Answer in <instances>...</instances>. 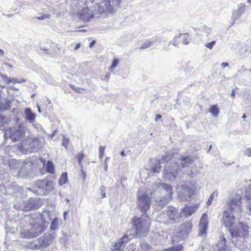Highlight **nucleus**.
Instances as JSON below:
<instances>
[{
  "mask_svg": "<svg viewBox=\"0 0 251 251\" xmlns=\"http://www.w3.org/2000/svg\"><path fill=\"white\" fill-rule=\"evenodd\" d=\"M172 156V154L167 153L162 158V160L167 161L163 172V177L166 181H175L181 173L182 169L186 166L189 167L191 164L188 156L178 158L177 156Z\"/></svg>",
  "mask_w": 251,
  "mask_h": 251,
  "instance_id": "1",
  "label": "nucleus"
},
{
  "mask_svg": "<svg viewBox=\"0 0 251 251\" xmlns=\"http://www.w3.org/2000/svg\"><path fill=\"white\" fill-rule=\"evenodd\" d=\"M151 225L150 218L146 214H143L140 218L134 220L133 230L134 234L137 236H140L149 230Z\"/></svg>",
  "mask_w": 251,
  "mask_h": 251,
  "instance_id": "2",
  "label": "nucleus"
},
{
  "mask_svg": "<svg viewBox=\"0 0 251 251\" xmlns=\"http://www.w3.org/2000/svg\"><path fill=\"white\" fill-rule=\"evenodd\" d=\"M41 219H36L35 220L29 221L30 227L26 230L24 229L21 232V236L25 238H35L41 234L43 230V227L40 224Z\"/></svg>",
  "mask_w": 251,
  "mask_h": 251,
  "instance_id": "3",
  "label": "nucleus"
},
{
  "mask_svg": "<svg viewBox=\"0 0 251 251\" xmlns=\"http://www.w3.org/2000/svg\"><path fill=\"white\" fill-rule=\"evenodd\" d=\"M26 128L25 126L20 125L10 128L7 130L4 133L5 139L10 138L16 142L23 139L25 135Z\"/></svg>",
  "mask_w": 251,
  "mask_h": 251,
  "instance_id": "4",
  "label": "nucleus"
},
{
  "mask_svg": "<svg viewBox=\"0 0 251 251\" xmlns=\"http://www.w3.org/2000/svg\"><path fill=\"white\" fill-rule=\"evenodd\" d=\"M241 200L242 196L239 194L234 193L230 195L226 202L228 208L227 210L233 213L238 212L242 203Z\"/></svg>",
  "mask_w": 251,
  "mask_h": 251,
  "instance_id": "5",
  "label": "nucleus"
},
{
  "mask_svg": "<svg viewBox=\"0 0 251 251\" xmlns=\"http://www.w3.org/2000/svg\"><path fill=\"white\" fill-rule=\"evenodd\" d=\"M21 148L26 151H37L42 146L41 139L28 137L25 141H23Z\"/></svg>",
  "mask_w": 251,
  "mask_h": 251,
  "instance_id": "6",
  "label": "nucleus"
},
{
  "mask_svg": "<svg viewBox=\"0 0 251 251\" xmlns=\"http://www.w3.org/2000/svg\"><path fill=\"white\" fill-rule=\"evenodd\" d=\"M137 195L138 207L142 212H146L150 207L151 197L140 191H138Z\"/></svg>",
  "mask_w": 251,
  "mask_h": 251,
  "instance_id": "7",
  "label": "nucleus"
},
{
  "mask_svg": "<svg viewBox=\"0 0 251 251\" xmlns=\"http://www.w3.org/2000/svg\"><path fill=\"white\" fill-rule=\"evenodd\" d=\"M176 190L179 198L183 201H189L194 193L191 187L184 185L178 186Z\"/></svg>",
  "mask_w": 251,
  "mask_h": 251,
  "instance_id": "8",
  "label": "nucleus"
},
{
  "mask_svg": "<svg viewBox=\"0 0 251 251\" xmlns=\"http://www.w3.org/2000/svg\"><path fill=\"white\" fill-rule=\"evenodd\" d=\"M248 226L245 224L240 221H237L235 226L229 229L230 234L233 236L242 237L247 235L248 233Z\"/></svg>",
  "mask_w": 251,
  "mask_h": 251,
  "instance_id": "9",
  "label": "nucleus"
},
{
  "mask_svg": "<svg viewBox=\"0 0 251 251\" xmlns=\"http://www.w3.org/2000/svg\"><path fill=\"white\" fill-rule=\"evenodd\" d=\"M234 214H236V213L231 212L228 210H225L221 220L223 224L226 227L229 228V229H231V228L235 226L237 224V221H239L235 219Z\"/></svg>",
  "mask_w": 251,
  "mask_h": 251,
  "instance_id": "10",
  "label": "nucleus"
},
{
  "mask_svg": "<svg viewBox=\"0 0 251 251\" xmlns=\"http://www.w3.org/2000/svg\"><path fill=\"white\" fill-rule=\"evenodd\" d=\"M35 188L38 189L37 191L39 195H45L52 189V183L47 180H38L35 185Z\"/></svg>",
  "mask_w": 251,
  "mask_h": 251,
  "instance_id": "11",
  "label": "nucleus"
},
{
  "mask_svg": "<svg viewBox=\"0 0 251 251\" xmlns=\"http://www.w3.org/2000/svg\"><path fill=\"white\" fill-rule=\"evenodd\" d=\"M119 3L116 0H104L99 6L100 11V13H111L114 11V6Z\"/></svg>",
  "mask_w": 251,
  "mask_h": 251,
  "instance_id": "12",
  "label": "nucleus"
},
{
  "mask_svg": "<svg viewBox=\"0 0 251 251\" xmlns=\"http://www.w3.org/2000/svg\"><path fill=\"white\" fill-rule=\"evenodd\" d=\"M166 215L168 218V224H172L179 221L181 214L178 210L173 206H168L166 211Z\"/></svg>",
  "mask_w": 251,
  "mask_h": 251,
  "instance_id": "13",
  "label": "nucleus"
},
{
  "mask_svg": "<svg viewBox=\"0 0 251 251\" xmlns=\"http://www.w3.org/2000/svg\"><path fill=\"white\" fill-rule=\"evenodd\" d=\"M192 225L190 222H186L181 225L176 231V236L179 238V240H183L191 231Z\"/></svg>",
  "mask_w": 251,
  "mask_h": 251,
  "instance_id": "14",
  "label": "nucleus"
},
{
  "mask_svg": "<svg viewBox=\"0 0 251 251\" xmlns=\"http://www.w3.org/2000/svg\"><path fill=\"white\" fill-rule=\"evenodd\" d=\"M51 241L52 239L50 237L42 236L35 241L34 248L36 249L46 248L50 244Z\"/></svg>",
  "mask_w": 251,
  "mask_h": 251,
  "instance_id": "15",
  "label": "nucleus"
},
{
  "mask_svg": "<svg viewBox=\"0 0 251 251\" xmlns=\"http://www.w3.org/2000/svg\"><path fill=\"white\" fill-rule=\"evenodd\" d=\"M157 188L160 191H164L166 194L165 199L166 201H168L171 199L173 194V188L167 183H159L157 184Z\"/></svg>",
  "mask_w": 251,
  "mask_h": 251,
  "instance_id": "16",
  "label": "nucleus"
},
{
  "mask_svg": "<svg viewBox=\"0 0 251 251\" xmlns=\"http://www.w3.org/2000/svg\"><path fill=\"white\" fill-rule=\"evenodd\" d=\"M208 226V217L205 214H203L201 217L199 226V235H205L206 234V229Z\"/></svg>",
  "mask_w": 251,
  "mask_h": 251,
  "instance_id": "17",
  "label": "nucleus"
},
{
  "mask_svg": "<svg viewBox=\"0 0 251 251\" xmlns=\"http://www.w3.org/2000/svg\"><path fill=\"white\" fill-rule=\"evenodd\" d=\"M130 238L127 235L124 236L116 243L114 246L113 251H123L126 244L129 242Z\"/></svg>",
  "mask_w": 251,
  "mask_h": 251,
  "instance_id": "18",
  "label": "nucleus"
},
{
  "mask_svg": "<svg viewBox=\"0 0 251 251\" xmlns=\"http://www.w3.org/2000/svg\"><path fill=\"white\" fill-rule=\"evenodd\" d=\"M215 251H229V248L226 244L225 237L221 236L214 248Z\"/></svg>",
  "mask_w": 251,
  "mask_h": 251,
  "instance_id": "19",
  "label": "nucleus"
},
{
  "mask_svg": "<svg viewBox=\"0 0 251 251\" xmlns=\"http://www.w3.org/2000/svg\"><path fill=\"white\" fill-rule=\"evenodd\" d=\"M160 42L161 39L160 37H153L150 40L145 41L140 47V49H145L153 46H157L160 44Z\"/></svg>",
  "mask_w": 251,
  "mask_h": 251,
  "instance_id": "20",
  "label": "nucleus"
},
{
  "mask_svg": "<svg viewBox=\"0 0 251 251\" xmlns=\"http://www.w3.org/2000/svg\"><path fill=\"white\" fill-rule=\"evenodd\" d=\"M201 31L203 40H210L212 39L213 34L210 28L204 26L201 27Z\"/></svg>",
  "mask_w": 251,
  "mask_h": 251,
  "instance_id": "21",
  "label": "nucleus"
},
{
  "mask_svg": "<svg viewBox=\"0 0 251 251\" xmlns=\"http://www.w3.org/2000/svg\"><path fill=\"white\" fill-rule=\"evenodd\" d=\"M160 162L158 160L154 161L151 169H150L148 172L149 175L153 176L159 173L160 171Z\"/></svg>",
  "mask_w": 251,
  "mask_h": 251,
  "instance_id": "22",
  "label": "nucleus"
},
{
  "mask_svg": "<svg viewBox=\"0 0 251 251\" xmlns=\"http://www.w3.org/2000/svg\"><path fill=\"white\" fill-rule=\"evenodd\" d=\"M245 197L248 201L247 209L249 211V214L251 215V184L246 188Z\"/></svg>",
  "mask_w": 251,
  "mask_h": 251,
  "instance_id": "23",
  "label": "nucleus"
},
{
  "mask_svg": "<svg viewBox=\"0 0 251 251\" xmlns=\"http://www.w3.org/2000/svg\"><path fill=\"white\" fill-rule=\"evenodd\" d=\"M25 119L28 121L29 123H33L35 121L36 115L33 113L30 109L26 108L25 109Z\"/></svg>",
  "mask_w": 251,
  "mask_h": 251,
  "instance_id": "24",
  "label": "nucleus"
},
{
  "mask_svg": "<svg viewBox=\"0 0 251 251\" xmlns=\"http://www.w3.org/2000/svg\"><path fill=\"white\" fill-rule=\"evenodd\" d=\"M196 64L193 62H189L186 65L185 69V73L188 75H192L195 72Z\"/></svg>",
  "mask_w": 251,
  "mask_h": 251,
  "instance_id": "25",
  "label": "nucleus"
},
{
  "mask_svg": "<svg viewBox=\"0 0 251 251\" xmlns=\"http://www.w3.org/2000/svg\"><path fill=\"white\" fill-rule=\"evenodd\" d=\"M38 201L37 199L31 198L27 202L25 209L30 210L31 209H37L39 206L36 205V202Z\"/></svg>",
  "mask_w": 251,
  "mask_h": 251,
  "instance_id": "26",
  "label": "nucleus"
},
{
  "mask_svg": "<svg viewBox=\"0 0 251 251\" xmlns=\"http://www.w3.org/2000/svg\"><path fill=\"white\" fill-rule=\"evenodd\" d=\"M194 212V208L191 206H185L182 210V214L186 217L190 216Z\"/></svg>",
  "mask_w": 251,
  "mask_h": 251,
  "instance_id": "27",
  "label": "nucleus"
},
{
  "mask_svg": "<svg viewBox=\"0 0 251 251\" xmlns=\"http://www.w3.org/2000/svg\"><path fill=\"white\" fill-rule=\"evenodd\" d=\"M209 112L214 116V117H217L218 116V114L219 113V109L217 105H213L210 109L209 110Z\"/></svg>",
  "mask_w": 251,
  "mask_h": 251,
  "instance_id": "28",
  "label": "nucleus"
},
{
  "mask_svg": "<svg viewBox=\"0 0 251 251\" xmlns=\"http://www.w3.org/2000/svg\"><path fill=\"white\" fill-rule=\"evenodd\" d=\"M59 227V219L55 218L51 223L50 229L51 230H56Z\"/></svg>",
  "mask_w": 251,
  "mask_h": 251,
  "instance_id": "29",
  "label": "nucleus"
},
{
  "mask_svg": "<svg viewBox=\"0 0 251 251\" xmlns=\"http://www.w3.org/2000/svg\"><path fill=\"white\" fill-rule=\"evenodd\" d=\"M68 180V176L67 173H63L59 179V184L60 185L65 184Z\"/></svg>",
  "mask_w": 251,
  "mask_h": 251,
  "instance_id": "30",
  "label": "nucleus"
},
{
  "mask_svg": "<svg viewBox=\"0 0 251 251\" xmlns=\"http://www.w3.org/2000/svg\"><path fill=\"white\" fill-rule=\"evenodd\" d=\"M178 37L182 39V42L183 44L188 45L189 44V34H179Z\"/></svg>",
  "mask_w": 251,
  "mask_h": 251,
  "instance_id": "31",
  "label": "nucleus"
},
{
  "mask_svg": "<svg viewBox=\"0 0 251 251\" xmlns=\"http://www.w3.org/2000/svg\"><path fill=\"white\" fill-rule=\"evenodd\" d=\"M47 171L50 174H53L54 170V165L50 161H48L46 167Z\"/></svg>",
  "mask_w": 251,
  "mask_h": 251,
  "instance_id": "32",
  "label": "nucleus"
},
{
  "mask_svg": "<svg viewBox=\"0 0 251 251\" xmlns=\"http://www.w3.org/2000/svg\"><path fill=\"white\" fill-rule=\"evenodd\" d=\"M218 196V192L215 191L209 197L208 201L207 202V205H210L212 203V201L213 200H214L215 199L217 198Z\"/></svg>",
  "mask_w": 251,
  "mask_h": 251,
  "instance_id": "33",
  "label": "nucleus"
},
{
  "mask_svg": "<svg viewBox=\"0 0 251 251\" xmlns=\"http://www.w3.org/2000/svg\"><path fill=\"white\" fill-rule=\"evenodd\" d=\"M119 63V60L118 58H114L113 60L111 66L109 68V70L111 72L114 71L115 69L117 66V65Z\"/></svg>",
  "mask_w": 251,
  "mask_h": 251,
  "instance_id": "34",
  "label": "nucleus"
},
{
  "mask_svg": "<svg viewBox=\"0 0 251 251\" xmlns=\"http://www.w3.org/2000/svg\"><path fill=\"white\" fill-rule=\"evenodd\" d=\"M84 157H85V155L82 153H78L76 156V157L77 158V159L78 160V165L81 168H82V167H83L82 160L84 158Z\"/></svg>",
  "mask_w": 251,
  "mask_h": 251,
  "instance_id": "35",
  "label": "nucleus"
},
{
  "mask_svg": "<svg viewBox=\"0 0 251 251\" xmlns=\"http://www.w3.org/2000/svg\"><path fill=\"white\" fill-rule=\"evenodd\" d=\"M241 14H240V13L237 10H235L233 12L232 16V19L233 20V24L234 23L236 20L239 18Z\"/></svg>",
  "mask_w": 251,
  "mask_h": 251,
  "instance_id": "36",
  "label": "nucleus"
},
{
  "mask_svg": "<svg viewBox=\"0 0 251 251\" xmlns=\"http://www.w3.org/2000/svg\"><path fill=\"white\" fill-rule=\"evenodd\" d=\"M88 9H85L83 10L82 13H80V18L83 20L87 19L89 17V15H87V13Z\"/></svg>",
  "mask_w": 251,
  "mask_h": 251,
  "instance_id": "37",
  "label": "nucleus"
},
{
  "mask_svg": "<svg viewBox=\"0 0 251 251\" xmlns=\"http://www.w3.org/2000/svg\"><path fill=\"white\" fill-rule=\"evenodd\" d=\"M182 248L183 247L181 245H179L173 248L164 250L163 251H181Z\"/></svg>",
  "mask_w": 251,
  "mask_h": 251,
  "instance_id": "38",
  "label": "nucleus"
},
{
  "mask_svg": "<svg viewBox=\"0 0 251 251\" xmlns=\"http://www.w3.org/2000/svg\"><path fill=\"white\" fill-rule=\"evenodd\" d=\"M245 10V4L240 3L238 6V9L237 11L239 12L240 14H242Z\"/></svg>",
  "mask_w": 251,
  "mask_h": 251,
  "instance_id": "39",
  "label": "nucleus"
},
{
  "mask_svg": "<svg viewBox=\"0 0 251 251\" xmlns=\"http://www.w3.org/2000/svg\"><path fill=\"white\" fill-rule=\"evenodd\" d=\"M25 81V79H17V78H11L10 79V82H12L13 83H22V82H24Z\"/></svg>",
  "mask_w": 251,
  "mask_h": 251,
  "instance_id": "40",
  "label": "nucleus"
},
{
  "mask_svg": "<svg viewBox=\"0 0 251 251\" xmlns=\"http://www.w3.org/2000/svg\"><path fill=\"white\" fill-rule=\"evenodd\" d=\"M216 44V41H211V42H207L205 44V46L209 49H212L214 46Z\"/></svg>",
  "mask_w": 251,
  "mask_h": 251,
  "instance_id": "41",
  "label": "nucleus"
},
{
  "mask_svg": "<svg viewBox=\"0 0 251 251\" xmlns=\"http://www.w3.org/2000/svg\"><path fill=\"white\" fill-rule=\"evenodd\" d=\"M104 151V147L100 146L99 150V156L100 159H101L103 157Z\"/></svg>",
  "mask_w": 251,
  "mask_h": 251,
  "instance_id": "42",
  "label": "nucleus"
},
{
  "mask_svg": "<svg viewBox=\"0 0 251 251\" xmlns=\"http://www.w3.org/2000/svg\"><path fill=\"white\" fill-rule=\"evenodd\" d=\"M69 144V139L65 136H63L62 141V145L64 146L66 148H67V146Z\"/></svg>",
  "mask_w": 251,
  "mask_h": 251,
  "instance_id": "43",
  "label": "nucleus"
},
{
  "mask_svg": "<svg viewBox=\"0 0 251 251\" xmlns=\"http://www.w3.org/2000/svg\"><path fill=\"white\" fill-rule=\"evenodd\" d=\"M244 154L248 157H251V148L246 149L244 151Z\"/></svg>",
  "mask_w": 251,
  "mask_h": 251,
  "instance_id": "44",
  "label": "nucleus"
},
{
  "mask_svg": "<svg viewBox=\"0 0 251 251\" xmlns=\"http://www.w3.org/2000/svg\"><path fill=\"white\" fill-rule=\"evenodd\" d=\"M177 38H178V36H176L172 41L170 42V44L174 46L177 45L178 44V42L177 41Z\"/></svg>",
  "mask_w": 251,
  "mask_h": 251,
  "instance_id": "45",
  "label": "nucleus"
},
{
  "mask_svg": "<svg viewBox=\"0 0 251 251\" xmlns=\"http://www.w3.org/2000/svg\"><path fill=\"white\" fill-rule=\"evenodd\" d=\"M127 249H128L129 251H133L136 249V245L134 244H130Z\"/></svg>",
  "mask_w": 251,
  "mask_h": 251,
  "instance_id": "46",
  "label": "nucleus"
},
{
  "mask_svg": "<svg viewBox=\"0 0 251 251\" xmlns=\"http://www.w3.org/2000/svg\"><path fill=\"white\" fill-rule=\"evenodd\" d=\"M2 78L3 79V80L7 83H10V79L11 78L7 77L6 75H3L2 76Z\"/></svg>",
  "mask_w": 251,
  "mask_h": 251,
  "instance_id": "47",
  "label": "nucleus"
},
{
  "mask_svg": "<svg viewBox=\"0 0 251 251\" xmlns=\"http://www.w3.org/2000/svg\"><path fill=\"white\" fill-rule=\"evenodd\" d=\"M197 174L196 169H195L194 171H191L190 173H188V175L191 177H194Z\"/></svg>",
  "mask_w": 251,
  "mask_h": 251,
  "instance_id": "48",
  "label": "nucleus"
},
{
  "mask_svg": "<svg viewBox=\"0 0 251 251\" xmlns=\"http://www.w3.org/2000/svg\"><path fill=\"white\" fill-rule=\"evenodd\" d=\"M229 66V64L227 62L222 63L221 64V66L222 68H225V67H228Z\"/></svg>",
  "mask_w": 251,
  "mask_h": 251,
  "instance_id": "49",
  "label": "nucleus"
},
{
  "mask_svg": "<svg viewBox=\"0 0 251 251\" xmlns=\"http://www.w3.org/2000/svg\"><path fill=\"white\" fill-rule=\"evenodd\" d=\"M107 168H108V165H107V163L106 161H105L104 162V169L105 170V171H107Z\"/></svg>",
  "mask_w": 251,
  "mask_h": 251,
  "instance_id": "50",
  "label": "nucleus"
},
{
  "mask_svg": "<svg viewBox=\"0 0 251 251\" xmlns=\"http://www.w3.org/2000/svg\"><path fill=\"white\" fill-rule=\"evenodd\" d=\"M3 65H5V66H7V67H8V68L10 69H12V68H13V67H12V65H9V64H7L6 63H3Z\"/></svg>",
  "mask_w": 251,
  "mask_h": 251,
  "instance_id": "51",
  "label": "nucleus"
},
{
  "mask_svg": "<svg viewBox=\"0 0 251 251\" xmlns=\"http://www.w3.org/2000/svg\"><path fill=\"white\" fill-rule=\"evenodd\" d=\"M95 41H93L92 42H91V43L89 45V47L90 48H92L95 44Z\"/></svg>",
  "mask_w": 251,
  "mask_h": 251,
  "instance_id": "52",
  "label": "nucleus"
},
{
  "mask_svg": "<svg viewBox=\"0 0 251 251\" xmlns=\"http://www.w3.org/2000/svg\"><path fill=\"white\" fill-rule=\"evenodd\" d=\"M80 44H77L75 45V47L74 50H77L78 49H79L80 48Z\"/></svg>",
  "mask_w": 251,
  "mask_h": 251,
  "instance_id": "53",
  "label": "nucleus"
},
{
  "mask_svg": "<svg viewBox=\"0 0 251 251\" xmlns=\"http://www.w3.org/2000/svg\"><path fill=\"white\" fill-rule=\"evenodd\" d=\"M82 174H83V179H85V177H86V174H85V173L83 171V169L82 168H81V170Z\"/></svg>",
  "mask_w": 251,
  "mask_h": 251,
  "instance_id": "54",
  "label": "nucleus"
},
{
  "mask_svg": "<svg viewBox=\"0 0 251 251\" xmlns=\"http://www.w3.org/2000/svg\"><path fill=\"white\" fill-rule=\"evenodd\" d=\"M161 118V116H160V115H156V117H155V120L156 121H157L158 119H160Z\"/></svg>",
  "mask_w": 251,
  "mask_h": 251,
  "instance_id": "55",
  "label": "nucleus"
},
{
  "mask_svg": "<svg viewBox=\"0 0 251 251\" xmlns=\"http://www.w3.org/2000/svg\"><path fill=\"white\" fill-rule=\"evenodd\" d=\"M0 55L1 56H3L4 55V51L1 49H0Z\"/></svg>",
  "mask_w": 251,
  "mask_h": 251,
  "instance_id": "56",
  "label": "nucleus"
},
{
  "mask_svg": "<svg viewBox=\"0 0 251 251\" xmlns=\"http://www.w3.org/2000/svg\"><path fill=\"white\" fill-rule=\"evenodd\" d=\"M5 108H6L5 107H2V104L1 103L0 105V110H4Z\"/></svg>",
  "mask_w": 251,
  "mask_h": 251,
  "instance_id": "57",
  "label": "nucleus"
},
{
  "mask_svg": "<svg viewBox=\"0 0 251 251\" xmlns=\"http://www.w3.org/2000/svg\"><path fill=\"white\" fill-rule=\"evenodd\" d=\"M46 17H48V16H42V17H41L38 18V19H40V20H43V19H45V18H46Z\"/></svg>",
  "mask_w": 251,
  "mask_h": 251,
  "instance_id": "58",
  "label": "nucleus"
},
{
  "mask_svg": "<svg viewBox=\"0 0 251 251\" xmlns=\"http://www.w3.org/2000/svg\"><path fill=\"white\" fill-rule=\"evenodd\" d=\"M121 155L122 156H126V153H125V152H124V151H122V152H121Z\"/></svg>",
  "mask_w": 251,
  "mask_h": 251,
  "instance_id": "59",
  "label": "nucleus"
},
{
  "mask_svg": "<svg viewBox=\"0 0 251 251\" xmlns=\"http://www.w3.org/2000/svg\"><path fill=\"white\" fill-rule=\"evenodd\" d=\"M234 95H235V94H234V90H233V91H232V93H231V96H232V97H233L234 96Z\"/></svg>",
  "mask_w": 251,
  "mask_h": 251,
  "instance_id": "60",
  "label": "nucleus"
},
{
  "mask_svg": "<svg viewBox=\"0 0 251 251\" xmlns=\"http://www.w3.org/2000/svg\"><path fill=\"white\" fill-rule=\"evenodd\" d=\"M246 118V116L245 114H243L242 118L243 119H245V118Z\"/></svg>",
  "mask_w": 251,
  "mask_h": 251,
  "instance_id": "61",
  "label": "nucleus"
},
{
  "mask_svg": "<svg viewBox=\"0 0 251 251\" xmlns=\"http://www.w3.org/2000/svg\"><path fill=\"white\" fill-rule=\"evenodd\" d=\"M37 107H38V111H39V112L40 113L41 112L40 108V107L38 105H37Z\"/></svg>",
  "mask_w": 251,
  "mask_h": 251,
  "instance_id": "62",
  "label": "nucleus"
},
{
  "mask_svg": "<svg viewBox=\"0 0 251 251\" xmlns=\"http://www.w3.org/2000/svg\"><path fill=\"white\" fill-rule=\"evenodd\" d=\"M247 3L251 4V0H247Z\"/></svg>",
  "mask_w": 251,
  "mask_h": 251,
  "instance_id": "63",
  "label": "nucleus"
},
{
  "mask_svg": "<svg viewBox=\"0 0 251 251\" xmlns=\"http://www.w3.org/2000/svg\"><path fill=\"white\" fill-rule=\"evenodd\" d=\"M105 196H106V195H105V193H104L102 194V198H103L105 197Z\"/></svg>",
  "mask_w": 251,
  "mask_h": 251,
  "instance_id": "64",
  "label": "nucleus"
}]
</instances>
